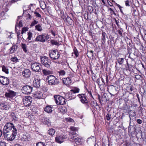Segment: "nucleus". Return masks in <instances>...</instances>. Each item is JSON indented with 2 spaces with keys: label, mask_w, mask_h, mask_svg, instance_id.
Masks as SVG:
<instances>
[{
  "label": "nucleus",
  "mask_w": 146,
  "mask_h": 146,
  "mask_svg": "<svg viewBox=\"0 0 146 146\" xmlns=\"http://www.w3.org/2000/svg\"><path fill=\"white\" fill-rule=\"evenodd\" d=\"M102 40H103L104 43H105L106 42V34L104 32L102 33Z\"/></svg>",
  "instance_id": "f704fd0d"
},
{
  "label": "nucleus",
  "mask_w": 146,
  "mask_h": 146,
  "mask_svg": "<svg viewBox=\"0 0 146 146\" xmlns=\"http://www.w3.org/2000/svg\"><path fill=\"white\" fill-rule=\"evenodd\" d=\"M47 79L50 85L55 84V76L53 75H49L47 76Z\"/></svg>",
  "instance_id": "f8f14e48"
},
{
  "label": "nucleus",
  "mask_w": 146,
  "mask_h": 146,
  "mask_svg": "<svg viewBox=\"0 0 146 146\" xmlns=\"http://www.w3.org/2000/svg\"><path fill=\"white\" fill-rule=\"evenodd\" d=\"M74 141L76 144H79L80 143V142L81 141V139L80 138L77 137V138H76L74 139Z\"/></svg>",
  "instance_id": "c756f323"
},
{
  "label": "nucleus",
  "mask_w": 146,
  "mask_h": 146,
  "mask_svg": "<svg viewBox=\"0 0 146 146\" xmlns=\"http://www.w3.org/2000/svg\"><path fill=\"white\" fill-rule=\"evenodd\" d=\"M67 138L66 136H57L55 137V141L59 143H61L64 141V139Z\"/></svg>",
  "instance_id": "9d476101"
},
{
  "label": "nucleus",
  "mask_w": 146,
  "mask_h": 146,
  "mask_svg": "<svg viewBox=\"0 0 146 146\" xmlns=\"http://www.w3.org/2000/svg\"><path fill=\"white\" fill-rule=\"evenodd\" d=\"M44 110L46 112L48 113H50L52 112V108L51 107L49 106H46L44 109Z\"/></svg>",
  "instance_id": "412c9836"
},
{
  "label": "nucleus",
  "mask_w": 146,
  "mask_h": 146,
  "mask_svg": "<svg viewBox=\"0 0 146 146\" xmlns=\"http://www.w3.org/2000/svg\"><path fill=\"white\" fill-rule=\"evenodd\" d=\"M70 129L71 130V132L69 134L70 136L71 139L70 140V141H73L74 140V139L76 138V134L75 131H77L78 130V128L74 127H70Z\"/></svg>",
  "instance_id": "20e7f679"
},
{
  "label": "nucleus",
  "mask_w": 146,
  "mask_h": 146,
  "mask_svg": "<svg viewBox=\"0 0 146 146\" xmlns=\"http://www.w3.org/2000/svg\"><path fill=\"white\" fill-rule=\"evenodd\" d=\"M22 140L25 141H29L30 140V138L29 135H24L22 137Z\"/></svg>",
  "instance_id": "c85d7f7f"
},
{
  "label": "nucleus",
  "mask_w": 146,
  "mask_h": 146,
  "mask_svg": "<svg viewBox=\"0 0 146 146\" xmlns=\"http://www.w3.org/2000/svg\"><path fill=\"white\" fill-rule=\"evenodd\" d=\"M17 133V129H15V130L13 131H11L7 133H3L4 138L7 141H12L14 140L16 135Z\"/></svg>",
  "instance_id": "f257e3e1"
},
{
  "label": "nucleus",
  "mask_w": 146,
  "mask_h": 146,
  "mask_svg": "<svg viewBox=\"0 0 146 146\" xmlns=\"http://www.w3.org/2000/svg\"><path fill=\"white\" fill-rule=\"evenodd\" d=\"M56 13H57L59 15H60L61 17L62 15V11L59 9H58L56 10Z\"/></svg>",
  "instance_id": "a18cd8bd"
},
{
  "label": "nucleus",
  "mask_w": 146,
  "mask_h": 146,
  "mask_svg": "<svg viewBox=\"0 0 146 146\" xmlns=\"http://www.w3.org/2000/svg\"><path fill=\"white\" fill-rule=\"evenodd\" d=\"M28 37L26 39V40L27 41L29 42V43H30L32 42V41H29L33 37L32 33L30 31H29L27 33Z\"/></svg>",
  "instance_id": "4be33fe9"
},
{
  "label": "nucleus",
  "mask_w": 146,
  "mask_h": 146,
  "mask_svg": "<svg viewBox=\"0 0 146 146\" xmlns=\"http://www.w3.org/2000/svg\"><path fill=\"white\" fill-rule=\"evenodd\" d=\"M88 94H90L91 96L92 97V92L91 91H88Z\"/></svg>",
  "instance_id": "338daca9"
},
{
  "label": "nucleus",
  "mask_w": 146,
  "mask_h": 146,
  "mask_svg": "<svg viewBox=\"0 0 146 146\" xmlns=\"http://www.w3.org/2000/svg\"><path fill=\"white\" fill-rule=\"evenodd\" d=\"M18 26L19 27H21L23 26L22 22V21H20L18 24Z\"/></svg>",
  "instance_id": "5fc2aeb1"
},
{
  "label": "nucleus",
  "mask_w": 146,
  "mask_h": 146,
  "mask_svg": "<svg viewBox=\"0 0 146 146\" xmlns=\"http://www.w3.org/2000/svg\"><path fill=\"white\" fill-rule=\"evenodd\" d=\"M77 96L81 99L80 101L83 104L88 103V101L86 98V96L84 94H80Z\"/></svg>",
  "instance_id": "9b49d317"
},
{
  "label": "nucleus",
  "mask_w": 146,
  "mask_h": 146,
  "mask_svg": "<svg viewBox=\"0 0 146 146\" xmlns=\"http://www.w3.org/2000/svg\"><path fill=\"white\" fill-rule=\"evenodd\" d=\"M61 1V0H56V1H55V3H56L57 4V5L56 4V5H58V7L59 9H60L61 7L60 2Z\"/></svg>",
  "instance_id": "a19ab883"
},
{
  "label": "nucleus",
  "mask_w": 146,
  "mask_h": 146,
  "mask_svg": "<svg viewBox=\"0 0 146 146\" xmlns=\"http://www.w3.org/2000/svg\"><path fill=\"white\" fill-rule=\"evenodd\" d=\"M91 105H93L94 107H95L97 106V104L96 102L95 103L94 102H91Z\"/></svg>",
  "instance_id": "6e6d98bb"
},
{
  "label": "nucleus",
  "mask_w": 146,
  "mask_h": 146,
  "mask_svg": "<svg viewBox=\"0 0 146 146\" xmlns=\"http://www.w3.org/2000/svg\"><path fill=\"white\" fill-rule=\"evenodd\" d=\"M28 28L27 27H24L22 28L21 31V34H23L25 32L28 30Z\"/></svg>",
  "instance_id": "37998d69"
},
{
  "label": "nucleus",
  "mask_w": 146,
  "mask_h": 146,
  "mask_svg": "<svg viewBox=\"0 0 146 146\" xmlns=\"http://www.w3.org/2000/svg\"><path fill=\"white\" fill-rule=\"evenodd\" d=\"M55 102L58 105H63L65 104L64 99L58 95H55Z\"/></svg>",
  "instance_id": "6e6552de"
},
{
  "label": "nucleus",
  "mask_w": 146,
  "mask_h": 146,
  "mask_svg": "<svg viewBox=\"0 0 146 146\" xmlns=\"http://www.w3.org/2000/svg\"><path fill=\"white\" fill-rule=\"evenodd\" d=\"M141 76L139 75H136L135 76V78L137 79H140L141 78Z\"/></svg>",
  "instance_id": "3c124183"
},
{
  "label": "nucleus",
  "mask_w": 146,
  "mask_h": 146,
  "mask_svg": "<svg viewBox=\"0 0 146 146\" xmlns=\"http://www.w3.org/2000/svg\"><path fill=\"white\" fill-rule=\"evenodd\" d=\"M15 129H16L13 124L10 122L7 123L4 126L3 131V133H7V132H11V131H13L15 130Z\"/></svg>",
  "instance_id": "f03ea898"
},
{
  "label": "nucleus",
  "mask_w": 146,
  "mask_h": 146,
  "mask_svg": "<svg viewBox=\"0 0 146 146\" xmlns=\"http://www.w3.org/2000/svg\"><path fill=\"white\" fill-rule=\"evenodd\" d=\"M59 73L58 71L55 72V74L56 75V76L57 78L59 77L60 76V75H59L58 74Z\"/></svg>",
  "instance_id": "680f3d73"
},
{
  "label": "nucleus",
  "mask_w": 146,
  "mask_h": 146,
  "mask_svg": "<svg viewBox=\"0 0 146 146\" xmlns=\"http://www.w3.org/2000/svg\"><path fill=\"white\" fill-rule=\"evenodd\" d=\"M28 16H29V17H28V18H29V19H30L31 18V17H32L31 15L29 14H28Z\"/></svg>",
  "instance_id": "774afa93"
},
{
  "label": "nucleus",
  "mask_w": 146,
  "mask_h": 146,
  "mask_svg": "<svg viewBox=\"0 0 146 146\" xmlns=\"http://www.w3.org/2000/svg\"><path fill=\"white\" fill-rule=\"evenodd\" d=\"M38 23V21L34 20L32 23L31 24V26L33 27L35 26V25Z\"/></svg>",
  "instance_id": "c03bdc74"
},
{
  "label": "nucleus",
  "mask_w": 146,
  "mask_h": 146,
  "mask_svg": "<svg viewBox=\"0 0 146 146\" xmlns=\"http://www.w3.org/2000/svg\"><path fill=\"white\" fill-rule=\"evenodd\" d=\"M58 74L60 75V76H64L65 75L66 72L65 71L62 70H60L59 71Z\"/></svg>",
  "instance_id": "58836bf2"
},
{
  "label": "nucleus",
  "mask_w": 146,
  "mask_h": 146,
  "mask_svg": "<svg viewBox=\"0 0 146 146\" xmlns=\"http://www.w3.org/2000/svg\"><path fill=\"white\" fill-rule=\"evenodd\" d=\"M34 14L35 15V16L38 18H41V15L39 13L36 12V11L34 12Z\"/></svg>",
  "instance_id": "09e8293b"
},
{
  "label": "nucleus",
  "mask_w": 146,
  "mask_h": 146,
  "mask_svg": "<svg viewBox=\"0 0 146 146\" xmlns=\"http://www.w3.org/2000/svg\"><path fill=\"white\" fill-rule=\"evenodd\" d=\"M118 33L121 36H122V33L121 31L119 30L118 31Z\"/></svg>",
  "instance_id": "69168bd1"
},
{
  "label": "nucleus",
  "mask_w": 146,
  "mask_h": 146,
  "mask_svg": "<svg viewBox=\"0 0 146 146\" xmlns=\"http://www.w3.org/2000/svg\"><path fill=\"white\" fill-rule=\"evenodd\" d=\"M93 51L92 50H90V51L89 53V54L91 56H92V57H93L94 54H93Z\"/></svg>",
  "instance_id": "603ef678"
},
{
  "label": "nucleus",
  "mask_w": 146,
  "mask_h": 146,
  "mask_svg": "<svg viewBox=\"0 0 146 146\" xmlns=\"http://www.w3.org/2000/svg\"><path fill=\"white\" fill-rule=\"evenodd\" d=\"M41 120L42 121L43 123L46 124V122L48 121V119L47 117H42Z\"/></svg>",
  "instance_id": "473e14b6"
},
{
  "label": "nucleus",
  "mask_w": 146,
  "mask_h": 146,
  "mask_svg": "<svg viewBox=\"0 0 146 146\" xmlns=\"http://www.w3.org/2000/svg\"><path fill=\"white\" fill-rule=\"evenodd\" d=\"M111 115L109 113H107L106 115L107 120L108 121L110 120L111 118Z\"/></svg>",
  "instance_id": "de8ad7c7"
},
{
  "label": "nucleus",
  "mask_w": 146,
  "mask_h": 146,
  "mask_svg": "<svg viewBox=\"0 0 146 146\" xmlns=\"http://www.w3.org/2000/svg\"><path fill=\"white\" fill-rule=\"evenodd\" d=\"M125 2V5L126 6H130L129 3V1H127Z\"/></svg>",
  "instance_id": "e2e57ef3"
},
{
  "label": "nucleus",
  "mask_w": 146,
  "mask_h": 146,
  "mask_svg": "<svg viewBox=\"0 0 146 146\" xmlns=\"http://www.w3.org/2000/svg\"><path fill=\"white\" fill-rule=\"evenodd\" d=\"M33 90L31 86L26 85L24 86L21 89L22 92L25 94H29L31 93Z\"/></svg>",
  "instance_id": "0eeeda50"
},
{
  "label": "nucleus",
  "mask_w": 146,
  "mask_h": 146,
  "mask_svg": "<svg viewBox=\"0 0 146 146\" xmlns=\"http://www.w3.org/2000/svg\"><path fill=\"white\" fill-rule=\"evenodd\" d=\"M79 91V89L77 87H74L73 89L70 90V92L74 94L78 93Z\"/></svg>",
  "instance_id": "a878e982"
},
{
  "label": "nucleus",
  "mask_w": 146,
  "mask_h": 146,
  "mask_svg": "<svg viewBox=\"0 0 146 146\" xmlns=\"http://www.w3.org/2000/svg\"><path fill=\"white\" fill-rule=\"evenodd\" d=\"M60 83V80L55 78V84H58Z\"/></svg>",
  "instance_id": "13d9d810"
},
{
  "label": "nucleus",
  "mask_w": 146,
  "mask_h": 146,
  "mask_svg": "<svg viewBox=\"0 0 146 146\" xmlns=\"http://www.w3.org/2000/svg\"><path fill=\"white\" fill-rule=\"evenodd\" d=\"M9 116L11 118L13 121H17V117L15 114L13 112H11L9 113Z\"/></svg>",
  "instance_id": "393cba45"
},
{
  "label": "nucleus",
  "mask_w": 146,
  "mask_h": 146,
  "mask_svg": "<svg viewBox=\"0 0 146 146\" xmlns=\"http://www.w3.org/2000/svg\"><path fill=\"white\" fill-rule=\"evenodd\" d=\"M48 133L49 135H53L55 133V131L53 129H50L48 131Z\"/></svg>",
  "instance_id": "72a5a7b5"
},
{
  "label": "nucleus",
  "mask_w": 146,
  "mask_h": 146,
  "mask_svg": "<svg viewBox=\"0 0 146 146\" xmlns=\"http://www.w3.org/2000/svg\"><path fill=\"white\" fill-rule=\"evenodd\" d=\"M41 66L40 64L38 62L32 63L31 68L34 72H40L41 70Z\"/></svg>",
  "instance_id": "423d86ee"
},
{
  "label": "nucleus",
  "mask_w": 146,
  "mask_h": 146,
  "mask_svg": "<svg viewBox=\"0 0 146 146\" xmlns=\"http://www.w3.org/2000/svg\"><path fill=\"white\" fill-rule=\"evenodd\" d=\"M129 115L130 121L131 122V117H133L136 115L135 112L134 110H131L129 112Z\"/></svg>",
  "instance_id": "b1692460"
},
{
  "label": "nucleus",
  "mask_w": 146,
  "mask_h": 146,
  "mask_svg": "<svg viewBox=\"0 0 146 146\" xmlns=\"http://www.w3.org/2000/svg\"><path fill=\"white\" fill-rule=\"evenodd\" d=\"M2 70L7 74L9 73V71L8 69H7L6 67L4 66H3L2 67Z\"/></svg>",
  "instance_id": "c9c22d12"
},
{
  "label": "nucleus",
  "mask_w": 146,
  "mask_h": 146,
  "mask_svg": "<svg viewBox=\"0 0 146 146\" xmlns=\"http://www.w3.org/2000/svg\"><path fill=\"white\" fill-rule=\"evenodd\" d=\"M35 29L38 31H41L42 30V28L41 25L38 24L36 25L35 27Z\"/></svg>",
  "instance_id": "2f4dec72"
},
{
  "label": "nucleus",
  "mask_w": 146,
  "mask_h": 146,
  "mask_svg": "<svg viewBox=\"0 0 146 146\" xmlns=\"http://www.w3.org/2000/svg\"><path fill=\"white\" fill-rule=\"evenodd\" d=\"M21 46L23 50V51L25 53L27 52V46L25 44L22 43L21 44Z\"/></svg>",
  "instance_id": "7c9ffc66"
},
{
  "label": "nucleus",
  "mask_w": 146,
  "mask_h": 146,
  "mask_svg": "<svg viewBox=\"0 0 146 146\" xmlns=\"http://www.w3.org/2000/svg\"><path fill=\"white\" fill-rule=\"evenodd\" d=\"M32 101V98L31 97L26 96L23 98V103L25 106H29L31 104Z\"/></svg>",
  "instance_id": "1a4fd4ad"
},
{
  "label": "nucleus",
  "mask_w": 146,
  "mask_h": 146,
  "mask_svg": "<svg viewBox=\"0 0 146 146\" xmlns=\"http://www.w3.org/2000/svg\"><path fill=\"white\" fill-rule=\"evenodd\" d=\"M42 72L45 75L47 74L48 73L47 71L44 69L42 70Z\"/></svg>",
  "instance_id": "bf43d9fd"
},
{
  "label": "nucleus",
  "mask_w": 146,
  "mask_h": 146,
  "mask_svg": "<svg viewBox=\"0 0 146 146\" xmlns=\"http://www.w3.org/2000/svg\"><path fill=\"white\" fill-rule=\"evenodd\" d=\"M117 61L120 65H121L123 63L124 60L123 58H119L117 59Z\"/></svg>",
  "instance_id": "cd10ccee"
},
{
  "label": "nucleus",
  "mask_w": 146,
  "mask_h": 146,
  "mask_svg": "<svg viewBox=\"0 0 146 146\" xmlns=\"http://www.w3.org/2000/svg\"><path fill=\"white\" fill-rule=\"evenodd\" d=\"M66 120L67 121L71 122H73L74 121L73 119L69 117L66 118Z\"/></svg>",
  "instance_id": "49530a36"
},
{
  "label": "nucleus",
  "mask_w": 146,
  "mask_h": 146,
  "mask_svg": "<svg viewBox=\"0 0 146 146\" xmlns=\"http://www.w3.org/2000/svg\"><path fill=\"white\" fill-rule=\"evenodd\" d=\"M0 108L7 110L9 109V106L4 103H0Z\"/></svg>",
  "instance_id": "aec40b11"
},
{
  "label": "nucleus",
  "mask_w": 146,
  "mask_h": 146,
  "mask_svg": "<svg viewBox=\"0 0 146 146\" xmlns=\"http://www.w3.org/2000/svg\"><path fill=\"white\" fill-rule=\"evenodd\" d=\"M50 41L52 45H55V40H51Z\"/></svg>",
  "instance_id": "052dcab7"
},
{
  "label": "nucleus",
  "mask_w": 146,
  "mask_h": 146,
  "mask_svg": "<svg viewBox=\"0 0 146 146\" xmlns=\"http://www.w3.org/2000/svg\"><path fill=\"white\" fill-rule=\"evenodd\" d=\"M55 50H52L50 52L49 56L50 57L54 60H55Z\"/></svg>",
  "instance_id": "bb28decb"
},
{
  "label": "nucleus",
  "mask_w": 146,
  "mask_h": 146,
  "mask_svg": "<svg viewBox=\"0 0 146 146\" xmlns=\"http://www.w3.org/2000/svg\"><path fill=\"white\" fill-rule=\"evenodd\" d=\"M48 35L46 34H44L38 36L35 39L36 41L44 42L49 38Z\"/></svg>",
  "instance_id": "39448f33"
},
{
  "label": "nucleus",
  "mask_w": 146,
  "mask_h": 146,
  "mask_svg": "<svg viewBox=\"0 0 146 146\" xmlns=\"http://www.w3.org/2000/svg\"><path fill=\"white\" fill-rule=\"evenodd\" d=\"M137 122L139 124H141L142 123V121L141 119H137Z\"/></svg>",
  "instance_id": "4d7b16f0"
},
{
  "label": "nucleus",
  "mask_w": 146,
  "mask_h": 146,
  "mask_svg": "<svg viewBox=\"0 0 146 146\" xmlns=\"http://www.w3.org/2000/svg\"><path fill=\"white\" fill-rule=\"evenodd\" d=\"M0 146H6V143L3 142H0Z\"/></svg>",
  "instance_id": "864d4df0"
},
{
  "label": "nucleus",
  "mask_w": 146,
  "mask_h": 146,
  "mask_svg": "<svg viewBox=\"0 0 146 146\" xmlns=\"http://www.w3.org/2000/svg\"><path fill=\"white\" fill-rule=\"evenodd\" d=\"M41 64L47 68L49 67L51 64L50 60L48 58L45 56L40 57Z\"/></svg>",
  "instance_id": "7ed1b4c3"
},
{
  "label": "nucleus",
  "mask_w": 146,
  "mask_h": 146,
  "mask_svg": "<svg viewBox=\"0 0 146 146\" xmlns=\"http://www.w3.org/2000/svg\"><path fill=\"white\" fill-rule=\"evenodd\" d=\"M60 56V54L59 53V52H57V58H55V60L56 59H58L59 58V57Z\"/></svg>",
  "instance_id": "0e129e2a"
},
{
  "label": "nucleus",
  "mask_w": 146,
  "mask_h": 146,
  "mask_svg": "<svg viewBox=\"0 0 146 146\" xmlns=\"http://www.w3.org/2000/svg\"><path fill=\"white\" fill-rule=\"evenodd\" d=\"M0 78H2L1 84L4 85H7L9 84V80L7 78L0 75Z\"/></svg>",
  "instance_id": "f3484780"
},
{
  "label": "nucleus",
  "mask_w": 146,
  "mask_h": 146,
  "mask_svg": "<svg viewBox=\"0 0 146 146\" xmlns=\"http://www.w3.org/2000/svg\"><path fill=\"white\" fill-rule=\"evenodd\" d=\"M76 97V96H74L71 93V92L66 94L65 95V98L68 100L74 99Z\"/></svg>",
  "instance_id": "dca6fc26"
},
{
  "label": "nucleus",
  "mask_w": 146,
  "mask_h": 146,
  "mask_svg": "<svg viewBox=\"0 0 146 146\" xmlns=\"http://www.w3.org/2000/svg\"><path fill=\"white\" fill-rule=\"evenodd\" d=\"M31 72L29 69H25L22 72V75L25 78H28L30 77Z\"/></svg>",
  "instance_id": "4468645a"
},
{
  "label": "nucleus",
  "mask_w": 146,
  "mask_h": 146,
  "mask_svg": "<svg viewBox=\"0 0 146 146\" xmlns=\"http://www.w3.org/2000/svg\"><path fill=\"white\" fill-rule=\"evenodd\" d=\"M16 49V46L15 45H13L10 48V52L13 53L14 52Z\"/></svg>",
  "instance_id": "4c0bfd02"
},
{
  "label": "nucleus",
  "mask_w": 146,
  "mask_h": 146,
  "mask_svg": "<svg viewBox=\"0 0 146 146\" xmlns=\"http://www.w3.org/2000/svg\"><path fill=\"white\" fill-rule=\"evenodd\" d=\"M36 97L38 99H40L43 98L42 93L40 91H37L35 94Z\"/></svg>",
  "instance_id": "5701e85b"
},
{
  "label": "nucleus",
  "mask_w": 146,
  "mask_h": 146,
  "mask_svg": "<svg viewBox=\"0 0 146 146\" xmlns=\"http://www.w3.org/2000/svg\"><path fill=\"white\" fill-rule=\"evenodd\" d=\"M111 92L113 93V92L114 91H116V89L115 88V87L114 86H112L111 87Z\"/></svg>",
  "instance_id": "8fccbe9b"
},
{
  "label": "nucleus",
  "mask_w": 146,
  "mask_h": 146,
  "mask_svg": "<svg viewBox=\"0 0 146 146\" xmlns=\"http://www.w3.org/2000/svg\"><path fill=\"white\" fill-rule=\"evenodd\" d=\"M58 111L62 114L66 113L67 111L66 108L64 106H60L58 108Z\"/></svg>",
  "instance_id": "a211bd4d"
},
{
  "label": "nucleus",
  "mask_w": 146,
  "mask_h": 146,
  "mask_svg": "<svg viewBox=\"0 0 146 146\" xmlns=\"http://www.w3.org/2000/svg\"><path fill=\"white\" fill-rule=\"evenodd\" d=\"M11 60L14 62H17L19 61L18 58L15 57L11 58Z\"/></svg>",
  "instance_id": "ea45409f"
},
{
  "label": "nucleus",
  "mask_w": 146,
  "mask_h": 146,
  "mask_svg": "<svg viewBox=\"0 0 146 146\" xmlns=\"http://www.w3.org/2000/svg\"><path fill=\"white\" fill-rule=\"evenodd\" d=\"M36 146H45V144L42 142H38L36 144Z\"/></svg>",
  "instance_id": "79ce46f5"
},
{
  "label": "nucleus",
  "mask_w": 146,
  "mask_h": 146,
  "mask_svg": "<svg viewBox=\"0 0 146 146\" xmlns=\"http://www.w3.org/2000/svg\"><path fill=\"white\" fill-rule=\"evenodd\" d=\"M16 92L12 90H9L6 93L5 96L6 97L11 98L16 96Z\"/></svg>",
  "instance_id": "ddd939ff"
},
{
  "label": "nucleus",
  "mask_w": 146,
  "mask_h": 146,
  "mask_svg": "<svg viewBox=\"0 0 146 146\" xmlns=\"http://www.w3.org/2000/svg\"><path fill=\"white\" fill-rule=\"evenodd\" d=\"M62 81L63 83L66 86L68 85L72 82L71 79L69 77L64 78L63 79Z\"/></svg>",
  "instance_id": "6ab92c4d"
},
{
  "label": "nucleus",
  "mask_w": 146,
  "mask_h": 146,
  "mask_svg": "<svg viewBox=\"0 0 146 146\" xmlns=\"http://www.w3.org/2000/svg\"><path fill=\"white\" fill-rule=\"evenodd\" d=\"M74 52L76 57H77L79 55L78 51L76 47H74L73 49Z\"/></svg>",
  "instance_id": "e433bc0d"
},
{
  "label": "nucleus",
  "mask_w": 146,
  "mask_h": 146,
  "mask_svg": "<svg viewBox=\"0 0 146 146\" xmlns=\"http://www.w3.org/2000/svg\"><path fill=\"white\" fill-rule=\"evenodd\" d=\"M33 85L35 87H39L40 85V79L35 78L33 81Z\"/></svg>",
  "instance_id": "2eb2a0df"
}]
</instances>
